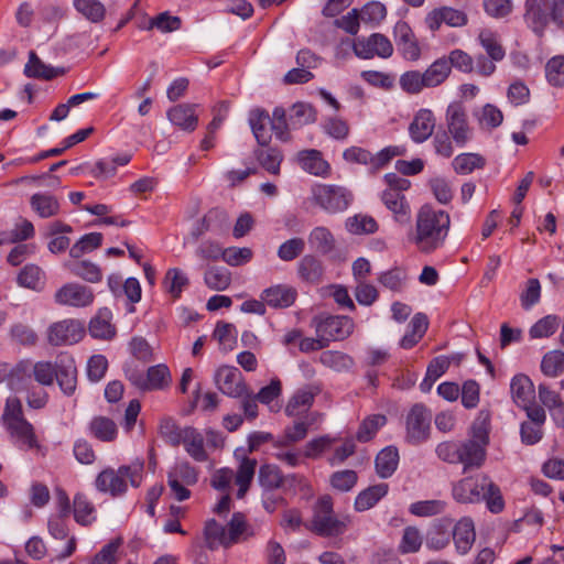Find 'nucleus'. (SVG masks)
I'll return each instance as SVG.
<instances>
[{"label":"nucleus","mask_w":564,"mask_h":564,"mask_svg":"<svg viewBox=\"0 0 564 564\" xmlns=\"http://www.w3.org/2000/svg\"><path fill=\"white\" fill-rule=\"evenodd\" d=\"M449 226L451 218L445 210L425 204L417 210L409 240L420 252L432 253L444 245Z\"/></svg>","instance_id":"f257e3e1"},{"label":"nucleus","mask_w":564,"mask_h":564,"mask_svg":"<svg viewBox=\"0 0 564 564\" xmlns=\"http://www.w3.org/2000/svg\"><path fill=\"white\" fill-rule=\"evenodd\" d=\"M452 492L454 499L460 503H476L486 500L491 512L497 513L503 509L500 489L486 474L460 479L453 486Z\"/></svg>","instance_id":"f03ea898"},{"label":"nucleus","mask_w":564,"mask_h":564,"mask_svg":"<svg viewBox=\"0 0 564 564\" xmlns=\"http://www.w3.org/2000/svg\"><path fill=\"white\" fill-rule=\"evenodd\" d=\"M489 427V414L480 412L470 426L469 438L459 442V464L463 465L464 473L478 469L485 464Z\"/></svg>","instance_id":"7ed1b4c3"},{"label":"nucleus","mask_w":564,"mask_h":564,"mask_svg":"<svg viewBox=\"0 0 564 564\" xmlns=\"http://www.w3.org/2000/svg\"><path fill=\"white\" fill-rule=\"evenodd\" d=\"M524 9V21L536 36H544L550 19L564 29V0H525Z\"/></svg>","instance_id":"20e7f679"},{"label":"nucleus","mask_w":564,"mask_h":564,"mask_svg":"<svg viewBox=\"0 0 564 564\" xmlns=\"http://www.w3.org/2000/svg\"><path fill=\"white\" fill-rule=\"evenodd\" d=\"M346 528V520L337 518L334 513L332 498L321 497L314 506L310 529L318 535L329 538L343 534Z\"/></svg>","instance_id":"39448f33"},{"label":"nucleus","mask_w":564,"mask_h":564,"mask_svg":"<svg viewBox=\"0 0 564 564\" xmlns=\"http://www.w3.org/2000/svg\"><path fill=\"white\" fill-rule=\"evenodd\" d=\"M143 465L139 464L134 468L121 466L118 470L106 469L96 478V487L100 491L110 492L112 496L120 495L127 489V479L133 487H139L141 482V470Z\"/></svg>","instance_id":"423d86ee"},{"label":"nucleus","mask_w":564,"mask_h":564,"mask_svg":"<svg viewBox=\"0 0 564 564\" xmlns=\"http://www.w3.org/2000/svg\"><path fill=\"white\" fill-rule=\"evenodd\" d=\"M311 192L315 204L329 214L345 212L354 199L352 193L340 185L317 184Z\"/></svg>","instance_id":"0eeeda50"},{"label":"nucleus","mask_w":564,"mask_h":564,"mask_svg":"<svg viewBox=\"0 0 564 564\" xmlns=\"http://www.w3.org/2000/svg\"><path fill=\"white\" fill-rule=\"evenodd\" d=\"M311 326L314 327L316 335L321 336L328 346L332 340H343L349 337L354 332L355 325L348 316L319 314L312 318Z\"/></svg>","instance_id":"6e6552de"},{"label":"nucleus","mask_w":564,"mask_h":564,"mask_svg":"<svg viewBox=\"0 0 564 564\" xmlns=\"http://www.w3.org/2000/svg\"><path fill=\"white\" fill-rule=\"evenodd\" d=\"M127 379L138 389L143 391L160 390L169 386L171 375L169 368L163 365H155L148 369L147 373L135 368H126Z\"/></svg>","instance_id":"1a4fd4ad"},{"label":"nucleus","mask_w":564,"mask_h":564,"mask_svg":"<svg viewBox=\"0 0 564 564\" xmlns=\"http://www.w3.org/2000/svg\"><path fill=\"white\" fill-rule=\"evenodd\" d=\"M446 123L448 133L458 147H464L471 139L473 130L468 124L466 111L460 105L448 106Z\"/></svg>","instance_id":"9d476101"},{"label":"nucleus","mask_w":564,"mask_h":564,"mask_svg":"<svg viewBox=\"0 0 564 564\" xmlns=\"http://www.w3.org/2000/svg\"><path fill=\"white\" fill-rule=\"evenodd\" d=\"M431 413L421 403L414 404L406 415V440L417 444L427 438Z\"/></svg>","instance_id":"9b49d317"},{"label":"nucleus","mask_w":564,"mask_h":564,"mask_svg":"<svg viewBox=\"0 0 564 564\" xmlns=\"http://www.w3.org/2000/svg\"><path fill=\"white\" fill-rule=\"evenodd\" d=\"M214 382L221 393L230 398L242 397L247 388L239 369L231 366L219 367L214 375Z\"/></svg>","instance_id":"f8f14e48"},{"label":"nucleus","mask_w":564,"mask_h":564,"mask_svg":"<svg viewBox=\"0 0 564 564\" xmlns=\"http://www.w3.org/2000/svg\"><path fill=\"white\" fill-rule=\"evenodd\" d=\"M354 53L364 59L379 56L388 58L393 53V46L390 40L380 33H373L367 39L358 40L352 45Z\"/></svg>","instance_id":"ddd939ff"},{"label":"nucleus","mask_w":564,"mask_h":564,"mask_svg":"<svg viewBox=\"0 0 564 564\" xmlns=\"http://www.w3.org/2000/svg\"><path fill=\"white\" fill-rule=\"evenodd\" d=\"M85 334L84 325L76 319H63L48 328V341L54 346L73 345Z\"/></svg>","instance_id":"4468645a"},{"label":"nucleus","mask_w":564,"mask_h":564,"mask_svg":"<svg viewBox=\"0 0 564 564\" xmlns=\"http://www.w3.org/2000/svg\"><path fill=\"white\" fill-rule=\"evenodd\" d=\"M94 299L91 289L79 283H66L54 294L57 304L73 307L88 306Z\"/></svg>","instance_id":"2eb2a0df"},{"label":"nucleus","mask_w":564,"mask_h":564,"mask_svg":"<svg viewBox=\"0 0 564 564\" xmlns=\"http://www.w3.org/2000/svg\"><path fill=\"white\" fill-rule=\"evenodd\" d=\"M55 379L66 395H72L77 386V368L73 358L61 356L55 362Z\"/></svg>","instance_id":"dca6fc26"},{"label":"nucleus","mask_w":564,"mask_h":564,"mask_svg":"<svg viewBox=\"0 0 564 564\" xmlns=\"http://www.w3.org/2000/svg\"><path fill=\"white\" fill-rule=\"evenodd\" d=\"M394 37L398 48L404 58L417 61L421 55L420 46L415 40L414 33L406 22L399 21L394 26Z\"/></svg>","instance_id":"f3484780"},{"label":"nucleus","mask_w":564,"mask_h":564,"mask_svg":"<svg viewBox=\"0 0 564 564\" xmlns=\"http://www.w3.org/2000/svg\"><path fill=\"white\" fill-rule=\"evenodd\" d=\"M435 117L430 109H420L409 126V134L415 143L426 141L434 132Z\"/></svg>","instance_id":"a211bd4d"},{"label":"nucleus","mask_w":564,"mask_h":564,"mask_svg":"<svg viewBox=\"0 0 564 564\" xmlns=\"http://www.w3.org/2000/svg\"><path fill=\"white\" fill-rule=\"evenodd\" d=\"M296 290L290 285L278 284L264 289L260 295L267 305L273 308H285L291 306L296 299Z\"/></svg>","instance_id":"6ab92c4d"},{"label":"nucleus","mask_w":564,"mask_h":564,"mask_svg":"<svg viewBox=\"0 0 564 564\" xmlns=\"http://www.w3.org/2000/svg\"><path fill=\"white\" fill-rule=\"evenodd\" d=\"M451 538H453L456 551L465 555L467 554L475 540V527L470 518L460 519L452 529Z\"/></svg>","instance_id":"aec40b11"},{"label":"nucleus","mask_w":564,"mask_h":564,"mask_svg":"<svg viewBox=\"0 0 564 564\" xmlns=\"http://www.w3.org/2000/svg\"><path fill=\"white\" fill-rule=\"evenodd\" d=\"M31 209L43 219L53 218L61 212L58 198L50 193L40 192L30 197Z\"/></svg>","instance_id":"412c9836"},{"label":"nucleus","mask_w":564,"mask_h":564,"mask_svg":"<svg viewBox=\"0 0 564 564\" xmlns=\"http://www.w3.org/2000/svg\"><path fill=\"white\" fill-rule=\"evenodd\" d=\"M249 123L259 145L265 147L272 139L271 118L265 110L254 109L250 112Z\"/></svg>","instance_id":"4be33fe9"},{"label":"nucleus","mask_w":564,"mask_h":564,"mask_svg":"<svg viewBox=\"0 0 564 564\" xmlns=\"http://www.w3.org/2000/svg\"><path fill=\"white\" fill-rule=\"evenodd\" d=\"M452 520L438 519L432 525L426 535V546L433 551L445 549L451 542Z\"/></svg>","instance_id":"5701e85b"},{"label":"nucleus","mask_w":564,"mask_h":564,"mask_svg":"<svg viewBox=\"0 0 564 564\" xmlns=\"http://www.w3.org/2000/svg\"><path fill=\"white\" fill-rule=\"evenodd\" d=\"M181 444L194 460L202 463L208 459V454L204 446V436L195 427H184Z\"/></svg>","instance_id":"b1692460"},{"label":"nucleus","mask_w":564,"mask_h":564,"mask_svg":"<svg viewBox=\"0 0 564 564\" xmlns=\"http://www.w3.org/2000/svg\"><path fill=\"white\" fill-rule=\"evenodd\" d=\"M169 120L185 131H194L198 123L195 105L182 104L167 111Z\"/></svg>","instance_id":"393cba45"},{"label":"nucleus","mask_w":564,"mask_h":564,"mask_svg":"<svg viewBox=\"0 0 564 564\" xmlns=\"http://www.w3.org/2000/svg\"><path fill=\"white\" fill-rule=\"evenodd\" d=\"M381 199L384 206L394 215L397 221L405 224L410 219V206L403 192L383 191Z\"/></svg>","instance_id":"a878e982"},{"label":"nucleus","mask_w":564,"mask_h":564,"mask_svg":"<svg viewBox=\"0 0 564 564\" xmlns=\"http://www.w3.org/2000/svg\"><path fill=\"white\" fill-rule=\"evenodd\" d=\"M24 74L30 78L51 80L64 74V68H55L43 63L35 52L29 53V61L24 66Z\"/></svg>","instance_id":"bb28decb"},{"label":"nucleus","mask_w":564,"mask_h":564,"mask_svg":"<svg viewBox=\"0 0 564 564\" xmlns=\"http://www.w3.org/2000/svg\"><path fill=\"white\" fill-rule=\"evenodd\" d=\"M297 161L301 167L316 176H325L329 171L328 163L317 150H304L299 152Z\"/></svg>","instance_id":"cd10ccee"},{"label":"nucleus","mask_w":564,"mask_h":564,"mask_svg":"<svg viewBox=\"0 0 564 564\" xmlns=\"http://www.w3.org/2000/svg\"><path fill=\"white\" fill-rule=\"evenodd\" d=\"M299 276L312 284H318L323 281L324 267L321 260L312 254L304 256L297 265Z\"/></svg>","instance_id":"c85d7f7f"},{"label":"nucleus","mask_w":564,"mask_h":564,"mask_svg":"<svg viewBox=\"0 0 564 564\" xmlns=\"http://www.w3.org/2000/svg\"><path fill=\"white\" fill-rule=\"evenodd\" d=\"M511 395L518 406H527L531 403L534 387L531 379L525 375H517L511 380Z\"/></svg>","instance_id":"c756f323"},{"label":"nucleus","mask_w":564,"mask_h":564,"mask_svg":"<svg viewBox=\"0 0 564 564\" xmlns=\"http://www.w3.org/2000/svg\"><path fill=\"white\" fill-rule=\"evenodd\" d=\"M8 387L12 391L30 390L32 384L31 362L22 360L14 366H11V371L8 380Z\"/></svg>","instance_id":"7c9ffc66"},{"label":"nucleus","mask_w":564,"mask_h":564,"mask_svg":"<svg viewBox=\"0 0 564 564\" xmlns=\"http://www.w3.org/2000/svg\"><path fill=\"white\" fill-rule=\"evenodd\" d=\"M10 435L17 438L29 448L37 446L36 437L33 431V426L23 417L13 419L4 424Z\"/></svg>","instance_id":"2f4dec72"},{"label":"nucleus","mask_w":564,"mask_h":564,"mask_svg":"<svg viewBox=\"0 0 564 564\" xmlns=\"http://www.w3.org/2000/svg\"><path fill=\"white\" fill-rule=\"evenodd\" d=\"M399 453L395 447L388 446L379 452L376 457V470L381 478L390 477L397 469Z\"/></svg>","instance_id":"473e14b6"},{"label":"nucleus","mask_w":564,"mask_h":564,"mask_svg":"<svg viewBox=\"0 0 564 564\" xmlns=\"http://www.w3.org/2000/svg\"><path fill=\"white\" fill-rule=\"evenodd\" d=\"M388 492L387 484H379L371 486L356 497L355 499V509L357 511H366L372 508L381 498H383Z\"/></svg>","instance_id":"72a5a7b5"},{"label":"nucleus","mask_w":564,"mask_h":564,"mask_svg":"<svg viewBox=\"0 0 564 564\" xmlns=\"http://www.w3.org/2000/svg\"><path fill=\"white\" fill-rule=\"evenodd\" d=\"M65 267L76 276L90 282L97 283L102 279L101 269L89 260H80L65 263Z\"/></svg>","instance_id":"f704fd0d"},{"label":"nucleus","mask_w":564,"mask_h":564,"mask_svg":"<svg viewBox=\"0 0 564 564\" xmlns=\"http://www.w3.org/2000/svg\"><path fill=\"white\" fill-rule=\"evenodd\" d=\"M308 242L312 248L323 254L332 252L336 246L333 234L326 227L314 228L308 236Z\"/></svg>","instance_id":"c9c22d12"},{"label":"nucleus","mask_w":564,"mask_h":564,"mask_svg":"<svg viewBox=\"0 0 564 564\" xmlns=\"http://www.w3.org/2000/svg\"><path fill=\"white\" fill-rule=\"evenodd\" d=\"M451 72V65L446 56L436 59L423 73L427 87H435L441 85L449 76Z\"/></svg>","instance_id":"e433bc0d"},{"label":"nucleus","mask_w":564,"mask_h":564,"mask_svg":"<svg viewBox=\"0 0 564 564\" xmlns=\"http://www.w3.org/2000/svg\"><path fill=\"white\" fill-rule=\"evenodd\" d=\"M44 273L42 269L35 264H26L18 274L17 282L20 286L33 291H40L44 284Z\"/></svg>","instance_id":"4c0bfd02"},{"label":"nucleus","mask_w":564,"mask_h":564,"mask_svg":"<svg viewBox=\"0 0 564 564\" xmlns=\"http://www.w3.org/2000/svg\"><path fill=\"white\" fill-rule=\"evenodd\" d=\"M163 284L167 293L173 297L177 299L184 288L189 284L187 275L178 268H171L167 270Z\"/></svg>","instance_id":"58836bf2"},{"label":"nucleus","mask_w":564,"mask_h":564,"mask_svg":"<svg viewBox=\"0 0 564 564\" xmlns=\"http://www.w3.org/2000/svg\"><path fill=\"white\" fill-rule=\"evenodd\" d=\"M257 460L245 457L237 470L236 484L239 486L237 497L242 498L249 489L250 482L254 476Z\"/></svg>","instance_id":"ea45409f"},{"label":"nucleus","mask_w":564,"mask_h":564,"mask_svg":"<svg viewBox=\"0 0 564 564\" xmlns=\"http://www.w3.org/2000/svg\"><path fill=\"white\" fill-rule=\"evenodd\" d=\"M541 371L550 378L561 376L564 372V352L558 349L546 352L541 361Z\"/></svg>","instance_id":"a19ab883"},{"label":"nucleus","mask_w":564,"mask_h":564,"mask_svg":"<svg viewBox=\"0 0 564 564\" xmlns=\"http://www.w3.org/2000/svg\"><path fill=\"white\" fill-rule=\"evenodd\" d=\"M74 8L93 23L100 22L106 14L105 6L98 0H74Z\"/></svg>","instance_id":"79ce46f5"},{"label":"nucleus","mask_w":564,"mask_h":564,"mask_svg":"<svg viewBox=\"0 0 564 564\" xmlns=\"http://www.w3.org/2000/svg\"><path fill=\"white\" fill-rule=\"evenodd\" d=\"M206 285L215 291H224L231 283V274L226 268L212 267L204 274Z\"/></svg>","instance_id":"37998d69"},{"label":"nucleus","mask_w":564,"mask_h":564,"mask_svg":"<svg viewBox=\"0 0 564 564\" xmlns=\"http://www.w3.org/2000/svg\"><path fill=\"white\" fill-rule=\"evenodd\" d=\"M314 395L315 392L311 388L296 391L285 408L286 414L293 416L306 411L312 405Z\"/></svg>","instance_id":"c03bdc74"},{"label":"nucleus","mask_w":564,"mask_h":564,"mask_svg":"<svg viewBox=\"0 0 564 564\" xmlns=\"http://www.w3.org/2000/svg\"><path fill=\"white\" fill-rule=\"evenodd\" d=\"M102 242V235L100 232H90L84 235L77 242L69 248V256L74 259H79L85 253L91 252L99 248Z\"/></svg>","instance_id":"a18cd8bd"},{"label":"nucleus","mask_w":564,"mask_h":564,"mask_svg":"<svg viewBox=\"0 0 564 564\" xmlns=\"http://www.w3.org/2000/svg\"><path fill=\"white\" fill-rule=\"evenodd\" d=\"M90 432L102 442H111L116 438L117 425L108 417L97 416L90 422Z\"/></svg>","instance_id":"49530a36"},{"label":"nucleus","mask_w":564,"mask_h":564,"mask_svg":"<svg viewBox=\"0 0 564 564\" xmlns=\"http://www.w3.org/2000/svg\"><path fill=\"white\" fill-rule=\"evenodd\" d=\"M346 228L354 235H369L378 229V224L371 216L358 214L346 220Z\"/></svg>","instance_id":"de8ad7c7"},{"label":"nucleus","mask_w":564,"mask_h":564,"mask_svg":"<svg viewBox=\"0 0 564 564\" xmlns=\"http://www.w3.org/2000/svg\"><path fill=\"white\" fill-rule=\"evenodd\" d=\"M258 480L267 490H273L283 486V475L275 465H262L259 469Z\"/></svg>","instance_id":"09e8293b"},{"label":"nucleus","mask_w":564,"mask_h":564,"mask_svg":"<svg viewBox=\"0 0 564 564\" xmlns=\"http://www.w3.org/2000/svg\"><path fill=\"white\" fill-rule=\"evenodd\" d=\"M478 40L492 61L499 62L505 57L506 52L496 33L490 30H481Z\"/></svg>","instance_id":"8fccbe9b"},{"label":"nucleus","mask_w":564,"mask_h":564,"mask_svg":"<svg viewBox=\"0 0 564 564\" xmlns=\"http://www.w3.org/2000/svg\"><path fill=\"white\" fill-rule=\"evenodd\" d=\"M184 427H180L171 417H163L160 421L159 433L161 437L171 446L181 445Z\"/></svg>","instance_id":"3c124183"},{"label":"nucleus","mask_w":564,"mask_h":564,"mask_svg":"<svg viewBox=\"0 0 564 564\" xmlns=\"http://www.w3.org/2000/svg\"><path fill=\"white\" fill-rule=\"evenodd\" d=\"M95 508L84 494H77L74 498V518L82 525H89L95 517Z\"/></svg>","instance_id":"603ef678"},{"label":"nucleus","mask_w":564,"mask_h":564,"mask_svg":"<svg viewBox=\"0 0 564 564\" xmlns=\"http://www.w3.org/2000/svg\"><path fill=\"white\" fill-rule=\"evenodd\" d=\"M205 540L209 549H215L218 545L228 547L227 544V529L219 524L216 520L207 521L205 525Z\"/></svg>","instance_id":"864d4df0"},{"label":"nucleus","mask_w":564,"mask_h":564,"mask_svg":"<svg viewBox=\"0 0 564 564\" xmlns=\"http://www.w3.org/2000/svg\"><path fill=\"white\" fill-rule=\"evenodd\" d=\"M558 325L560 321L557 316L546 315L531 326L529 336L532 339L550 337L556 332Z\"/></svg>","instance_id":"5fc2aeb1"},{"label":"nucleus","mask_w":564,"mask_h":564,"mask_svg":"<svg viewBox=\"0 0 564 564\" xmlns=\"http://www.w3.org/2000/svg\"><path fill=\"white\" fill-rule=\"evenodd\" d=\"M484 165L485 160L476 153H463L453 161V167L458 174H469L476 169H481Z\"/></svg>","instance_id":"6e6d98bb"},{"label":"nucleus","mask_w":564,"mask_h":564,"mask_svg":"<svg viewBox=\"0 0 564 564\" xmlns=\"http://www.w3.org/2000/svg\"><path fill=\"white\" fill-rule=\"evenodd\" d=\"M387 422V417L382 414H373L366 417L359 426L357 432V440L359 442L370 441L377 431L383 426Z\"/></svg>","instance_id":"4d7b16f0"},{"label":"nucleus","mask_w":564,"mask_h":564,"mask_svg":"<svg viewBox=\"0 0 564 564\" xmlns=\"http://www.w3.org/2000/svg\"><path fill=\"white\" fill-rule=\"evenodd\" d=\"M227 214L218 208L210 209L200 220L195 229L192 231V236L198 239L206 231L214 229L216 223H227Z\"/></svg>","instance_id":"13d9d810"},{"label":"nucleus","mask_w":564,"mask_h":564,"mask_svg":"<svg viewBox=\"0 0 564 564\" xmlns=\"http://www.w3.org/2000/svg\"><path fill=\"white\" fill-rule=\"evenodd\" d=\"M254 155L260 165L269 173L279 174L282 154L279 150L269 148L267 150H256Z\"/></svg>","instance_id":"bf43d9fd"},{"label":"nucleus","mask_w":564,"mask_h":564,"mask_svg":"<svg viewBox=\"0 0 564 564\" xmlns=\"http://www.w3.org/2000/svg\"><path fill=\"white\" fill-rule=\"evenodd\" d=\"M89 333L95 338L110 339L115 335V328L110 324L107 313H100L89 323Z\"/></svg>","instance_id":"052dcab7"},{"label":"nucleus","mask_w":564,"mask_h":564,"mask_svg":"<svg viewBox=\"0 0 564 564\" xmlns=\"http://www.w3.org/2000/svg\"><path fill=\"white\" fill-rule=\"evenodd\" d=\"M319 360L323 365L337 371L349 369L354 365V360L350 356L340 351L333 350L322 352Z\"/></svg>","instance_id":"680f3d73"},{"label":"nucleus","mask_w":564,"mask_h":564,"mask_svg":"<svg viewBox=\"0 0 564 564\" xmlns=\"http://www.w3.org/2000/svg\"><path fill=\"white\" fill-rule=\"evenodd\" d=\"M31 376L42 386H52L55 380V364L48 361H39L31 364Z\"/></svg>","instance_id":"e2e57ef3"},{"label":"nucleus","mask_w":564,"mask_h":564,"mask_svg":"<svg viewBox=\"0 0 564 564\" xmlns=\"http://www.w3.org/2000/svg\"><path fill=\"white\" fill-rule=\"evenodd\" d=\"M545 76L552 86H564V56H554L545 65Z\"/></svg>","instance_id":"0e129e2a"},{"label":"nucleus","mask_w":564,"mask_h":564,"mask_svg":"<svg viewBox=\"0 0 564 564\" xmlns=\"http://www.w3.org/2000/svg\"><path fill=\"white\" fill-rule=\"evenodd\" d=\"M213 336L218 340L224 350H231L236 343V328L230 323L218 322Z\"/></svg>","instance_id":"69168bd1"},{"label":"nucleus","mask_w":564,"mask_h":564,"mask_svg":"<svg viewBox=\"0 0 564 564\" xmlns=\"http://www.w3.org/2000/svg\"><path fill=\"white\" fill-rule=\"evenodd\" d=\"M182 21L178 17L171 15L169 12H162L152 18L147 26L148 30L156 28L162 33L177 31L181 28Z\"/></svg>","instance_id":"338daca9"},{"label":"nucleus","mask_w":564,"mask_h":564,"mask_svg":"<svg viewBox=\"0 0 564 564\" xmlns=\"http://www.w3.org/2000/svg\"><path fill=\"white\" fill-rule=\"evenodd\" d=\"M167 478H174L187 486L197 482L198 476L196 469L187 462L175 464L167 474Z\"/></svg>","instance_id":"774afa93"}]
</instances>
